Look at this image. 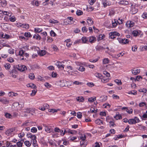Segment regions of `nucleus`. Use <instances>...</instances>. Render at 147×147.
Segmentation results:
<instances>
[{
    "label": "nucleus",
    "instance_id": "58836bf2",
    "mask_svg": "<svg viewBox=\"0 0 147 147\" xmlns=\"http://www.w3.org/2000/svg\"><path fill=\"white\" fill-rule=\"evenodd\" d=\"M76 69L81 71H83L85 70V68L82 66H80L79 68L78 67Z\"/></svg>",
    "mask_w": 147,
    "mask_h": 147
},
{
    "label": "nucleus",
    "instance_id": "c9c22d12",
    "mask_svg": "<svg viewBox=\"0 0 147 147\" xmlns=\"http://www.w3.org/2000/svg\"><path fill=\"white\" fill-rule=\"evenodd\" d=\"M101 79V81L102 82L105 83L108 82L109 81V80L108 79H106L105 77L102 76Z\"/></svg>",
    "mask_w": 147,
    "mask_h": 147
},
{
    "label": "nucleus",
    "instance_id": "412c9836",
    "mask_svg": "<svg viewBox=\"0 0 147 147\" xmlns=\"http://www.w3.org/2000/svg\"><path fill=\"white\" fill-rule=\"evenodd\" d=\"M138 12V9L135 8H132L131 10L130 11V13L132 14H134Z\"/></svg>",
    "mask_w": 147,
    "mask_h": 147
},
{
    "label": "nucleus",
    "instance_id": "603ef678",
    "mask_svg": "<svg viewBox=\"0 0 147 147\" xmlns=\"http://www.w3.org/2000/svg\"><path fill=\"white\" fill-rule=\"evenodd\" d=\"M50 33V35L51 36L55 37L56 36V34L53 30H51Z\"/></svg>",
    "mask_w": 147,
    "mask_h": 147
},
{
    "label": "nucleus",
    "instance_id": "f8f14e48",
    "mask_svg": "<svg viewBox=\"0 0 147 147\" xmlns=\"http://www.w3.org/2000/svg\"><path fill=\"white\" fill-rule=\"evenodd\" d=\"M31 4L34 6H38L40 5V3L37 0H33L31 1Z\"/></svg>",
    "mask_w": 147,
    "mask_h": 147
},
{
    "label": "nucleus",
    "instance_id": "e433bc0d",
    "mask_svg": "<svg viewBox=\"0 0 147 147\" xmlns=\"http://www.w3.org/2000/svg\"><path fill=\"white\" fill-rule=\"evenodd\" d=\"M24 144L27 147L30 146L31 145V142L28 141H26L24 142Z\"/></svg>",
    "mask_w": 147,
    "mask_h": 147
},
{
    "label": "nucleus",
    "instance_id": "5701e85b",
    "mask_svg": "<svg viewBox=\"0 0 147 147\" xmlns=\"http://www.w3.org/2000/svg\"><path fill=\"white\" fill-rule=\"evenodd\" d=\"M140 31L138 30H134L132 32V34L134 36H137L138 35L140 34Z\"/></svg>",
    "mask_w": 147,
    "mask_h": 147
},
{
    "label": "nucleus",
    "instance_id": "79ce46f5",
    "mask_svg": "<svg viewBox=\"0 0 147 147\" xmlns=\"http://www.w3.org/2000/svg\"><path fill=\"white\" fill-rule=\"evenodd\" d=\"M24 51L23 50H21L19 51V55L21 57H23Z\"/></svg>",
    "mask_w": 147,
    "mask_h": 147
},
{
    "label": "nucleus",
    "instance_id": "f704fd0d",
    "mask_svg": "<svg viewBox=\"0 0 147 147\" xmlns=\"http://www.w3.org/2000/svg\"><path fill=\"white\" fill-rule=\"evenodd\" d=\"M4 66L6 69H9L11 67L9 63H6L4 65Z\"/></svg>",
    "mask_w": 147,
    "mask_h": 147
},
{
    "label": "nucleus",
    "instance_id": "e2e57ef3",
    "mask_svg": "<svg viewBox=\"0 0 147 147\" xmlns=\"http://www.w3.org/2000/svg\"><path fill=\"white\" fill-rule=\"evenodd\" d=\"M77 117L78 118H81L82 117V113L81 112H78L77 114Z\"/></svg>",
    "mask_w": 147,
    "mask_h": 147
},
{
    "label": "nucleus",
    "instance_id": "72a5a7b5",
    "mask_svg": "<svg viewBox=\"0 0 147 147\" xmlns=\"http://www.w3.org/2000/svg\"><path fill=\"white\" fill-rule=\"evenodd\" d=\"M29 78L31 80H33L35 78V76L33 73H30L29 74Z\"/></svg>",
    "mask_w": 147,
    "mask_h": 147
},
{
    "label": "nucleus",
    "instance_id": "9b49d317",
    "mask_svg": "<svg viewBox=\"0 0 147 147\" xmlns=\"http://www.w3.org/2000/svg\"><path fill=\"white\" fill-rule=\"evenodd\" d=\"M0 102H1L3 104H7L9 103V101L5 98H1L0 99Z\"/></svg>",
    "mask_w": 147,
    "mask_h": 147
},
{
    "label": "nucleus",
    "instance_id": "a878e982",
    "mask_svg": "<svg viewBox=\"0 0 147 147\" xmlns=\"http://www.w3.org/2000/svg\"><path fill=\"white\" fill-rule=\"evenodd\" d=\"M33 38L36 40H40L41 38L40 36L38 34H35L34 35Z\"/></svg>",
    "mask_w": 147,
    "mask_h": 147
},
{
    "label": "nucleus",
    "instance_id": "6e6d98bb",
    "mask_svg": "<svg viewBox=\"0 0 147 147\" xmlns=\"http://www.w3.org/2000/svg\"><path fill=\"white\" fill-rule=\"evenodd\" d=\"M117 120L119 119H122L121 116L120 115H116L114 117Z\"/></svg>",
    "mask_w": 147,
    "mask_h": 147
},
{
    "label": "nucleus",
    "instance_id": "1a4fd4ad",
    "mask_svg": "<svg viewBox=\"0 0 147 147\" xmlns=\"http://www.w3.org/2000/svg\"><path fill=\"white\" fill-rule=\"evenodd\" d=\"M88 38L89 39V42L91 43H94L96 40V38L94 36H90Z\"/></svg>",
    "mask_w": 147,
    "mask_h": 147
},
{
    "label": "nucleus",
    "instance_id": "c85d7f7f",
    "mask_svg": "<svg viewBox=\"0 0 147 147\" xmlns=\"http://www.w3.org/2000/svg\"><path fill=\"white\" fill-rule=\"evenodd\" d=\"M115 11L113 8H111L109 9V15L111 16L113 15L114 14Z\"/></svg>",
    "mask_w": 147,
    "mask_h": 147
},
{
    "label": "nucleus",
    "instance_id": "774afa93",
    "mask_svg": "<svg viewBox=\"0 0 147 147\" xmlns=\"http://www.w3.org/2000/svg\"><path fill=\"white\" fill-rule=\"evenodd\" d=\"M7 61L10 63H13L14 61L13 59L11 57H9L7 59Z\"/></svg>",
    "mask_w": 147,
    "mask_h": 147
},
{
    "label": "nucleus",
    "instance_id": "0eeeda50",
    "mask_svg": "<svg viewBox=\"0 0 147 147\" xmlns=\"http://www.w3.org/2000/svg\"><path fill=\"white\" fill-rule=\"evenodd\" d=\"M119 42L121 44H126L128 43L129 42V40L127 39H121L119 38L118 39Z\"/></svg>",
    "mask_w": 147,
    "mask_h": 147
},
{
    "label": "nucleus",
    "instance_id": "8fccbe9b",
    "mask_svg": "<svg viewBox=\"0 0 147 147\" xmlns=\"http://www.w3.org/2000/svg\"><path fill=\"white\" fill-rule=\"evenodd\" d=\"M97 109L96 110H95L93 108H92L90 109V111H88V113H95L97 112Z\"/></svg>",
    "mask_w": 147,
    "mask_h": 147
},
{
    "label": "nucleus",
    "instance_id": "f257e3e1",
    "mask_svg": "<svg viewBox=\"0 0 147 147\" xmlns=\"http://www.w3.org/2000/svg\"><path fill=\"white\" fill-rule=\"evenodd\" d=\"M140 121L139 118L136 117H135L134 119H130L129 120L128 123L130 124H136Z\"/></svg>",
    "mask_w": 147,
    "mask_h": 147
},
{
    "label": "nucleus",
    "instance_id": "cd10ccee",
    "mask_svg": "<svg viewBox=\"0 0 147 147\" xmlns=\"http://www.w3.org/2000/svg\"><path fill=\"white\" fill-rule=\"evenodd\" d=\"M96 97H93L90 98L88 99V101L90 102H94L96 100Z\"/></svg>",
    "mask_w": 147,
    "mask_h": 147
},
{
    "label": "nucleus",
    "instance_id": "680f3d73",
    "mask_svg": "<svg viewBox=\"0 0 147 147\" xmlns=\"http://www.w3.org/2000/svg\"><path fill=\"white\" fill-rule=\"evenodd\" d=\"M82 30L83 32H86L88 31V29L86 27L84 26L82 28Z\"/></svg>",
    "mask_w": 147,
    "mask_h": 147
},
{
    "label": "nucleus",
    "instance_id": "13d9d810",
    "mask_svg": "<svg viewBox=\"0 0 147 147\" xmlns=\"http://www.w3.org/2000/svg\"><path fill=\"white\" fill-rule=\"evenodd\" d=\"M103 74L105 75L107 77H109L110 76V74L109 73L107 72L106 71H103Z\"/></svg>",
    "mask_w": 147,
    "mask_h": 147
},
{
    "label": "nucleus",
    "instance_id": "2f4dec72",
    "mask_svg": "<svg viewBox=\"0 0 147 147\" xmlns=\"http://www.w3.org/2000/svg\"><path fill=\"white\" fill-rule=\"evenodd\" d=\"M46 125H45V130L48 133H50L51 131V129L50 127H48L47 126H45Z\"/></svg>",
    "mask_w": 147,
    "mask_h": 147
},
{
    "label": "nucleus",
    "instance_id": "9d476101",
    "mask_svg": "<svg viewBox=\"0 0 147 147\" xmlns=\"http://www.w3.org/2000/svg\"><path fill=\"white\" fill-rule=\"evenodd\" d=\"M67 20H70L71 21L69 22V23L67 22H66H66H65V20H64V22L65 24V25H67V24H72L74 23V21H73V18L71 17H69L67 18ZM68 22H69V21L67 20Z\"/></svg>",
    "mask_w": 147,
    "mask_h": 147
},
{
    "label": "nucleus",
    "instance_id": "69168bd1",
    "mask_svg": "<svg viewBox=\"0 0 147 147\" xmlns=\"http://www.w3.org/2000/svg\"><path fill=\"white\" fill-rule=\"evenodd\" d=\"M31 131L32 132L35 133L37 132V129L35 127H33L31 129Z\"/></svg>",
    "mask_w": 147,
    "mask_h": 147
},
{
    "label": "nucleus",
    "instance_id": "a18cd8bd",
    "mask_svg": "<svg viewBox=\"0 0 147 147\" xmlns=\"http://www.w3.org/2000/svg\"><path fill=\"white\" fill-rule=\"evenodd\" d=\"M24 36L27 37H31L32 35L29 32H26L24 34Z\"/></svg>",
    "mask_w": 147,
    "mask_h": 147
},
{
    "label": "nucleus",
    "instance_id": "c03bdc74",
    "mask_svg": "<svg viewBox=\"0 0 147 147\" xmlns=\"http://www.w3.org/2000/svg\"><path fill=\"white\" fill-rule=\"evenodd\" d=\"M83 12L80 10H77L76 12V14L78 16L82 15L83 14Z\"/></svg>",
    "mask_w": 147,
    "mask_h": 147
},
{
    "label": "nucleus",
    "instance_id": "2eb2a0df",
    "mask_svg": "<svg viewBox=\"0 0 147 147\" xmlns=\"http://www.w3.org/2000/svg\"><path fill=\"white\" fill-rule=\"evenodd\" d=\"M77 100L79 102H84V97L82 96H78L76 98Z\"/></svg>",
    "mask_w": 147,
    "mask_h": 147
},
{
    "label": "nucleus",
    "instance_id": "423d86ee",
    "mask_svg": "<svg viewBox=\"0 0 147 147\" xmlns=\"http://www.w3.org/2000/svg\"><path fill=\"white\" fill-rule=\"evenodd\" d=\"M132 74L134 75H136L139 73L140 70L138 68H134L131 70Z\"/></svg>",
    "mask_w": 147,
    "mask_h": 147
},
{
    "label": "nucleus",
    "instance_id": "37998d69",
    "mask_svg": "<svg viewBox=\"0 0 147 147\" xmlns=\"http://www.w3.org/2000/svg\"><path fill=\"white\" fill-rule=\"evenodd\" d=\"M139 91L140 92H142L144 93H146L147 92V89L145 88H141L139 90Z\"/></svg>",
    "mask_w": 147,
    "mask_h": 147
},
{
    "label": "nucleus",
    "instance_id": "a19ab883",
    "mask_svg": "<svg viewBox=\"0 0 147 147\" xmlns=\"http://www.w3.org/2000/svg\"><path fill=\"white\" fill-rule=\"evenodd\" d=\"M105 37V35L104 34H100L99 35L98 38V40L99 41L103 39Z\"/></svg>",
    "mask_w": 147,
    "mask_h": 147
},
{
    "label": "nucleus",
    "instance_id": "f03ea898",
    "mask_svg": "<svg viewBox=\"0 0 147 147\" xmlns=\"http://www.w3.org/2000/svg\"><path fill=\"white\" fill-rule=\"evenodd\" d=\"M17 69L22 72L25 71L27 70L26 67L24 65L19 64L17 67Z\"/></svg>",
    "mask_w": 147,
    "mask_h": 147
},
{
    "label": "nucleus",
    "instance_id": "09e8293b",
    "mask_svg": "<svg viewBox=\"0 0 147 147\" xmlns=\"http://www.w3.org/2000/svg\"><path fill=\"white\" fill-rule=\"evenodd\" d=\"M50 23L53 24H56L58 22L57 20H55L54 19H51L49 20Z\"/></svg>",
    "mask_w": 147,
    "mask_h": 147
},
{
    "label": "nucleus",
    "instance_id": "dca6fc26",
    "mask_svg": "<svg viewBox=\"0 0 147 147\" xmlns=\"http://www.w3.org/2000/svg\"><path fill=\"white\" fill-rule=\"evenodd\" d=\"M87 144V141H81L80 142V144L81 147H86Z\"/></svg>",
    "mask_w": 147,
    "mask_h": 147
},
{
    "label": "nucleus",
    "instance_id": "3c124183",
    "mask_svg": "<svg viewBox=\"0 0 147 147\" xmlns=\"http://www.w3.org/2000/svg\"><path fill=\"white\" fill-rule=\"evenodd\" d=\"M29 25L28 24H22V28L28 29L29 28Z\"/></svg>",
    "mask_w": 147,
    "mask_h": 147
},
{
    "label": "nucleus",
    "instance_id": "f3484780",
    "mask_svg": "<svg viewBox=\"0 0 147 147\" xmlns=\"http://www.w3.org/2000/svg\"><path fill=\"white\" fill-rule=\"evenodd\" d=\"M109 36H120V34L117 32H110L109 33Z\"/></svg>",
    "mask_w": 147,
    "mask_h": 147
},
{
    "label": "nucleus",
    "instance_id": "de8ad7c7",
    "mask_svg": "<svg viewBox=\"0 0 147 147\" xmlns=\"http://www.w3.org/2000/svg\"><path fill=\"white\" fill-rule=\"evenodd\" d=\"M13 129L11 128L9 129L6 131V134H7L9 135V133H10L11 132H13Z\"/></svg>",
    "mask_w": 147,
    "mask_h": 147
},
{
    "label": "nucleus",
    "instance_id": "b1692460",
    "mask_svg": "<svg viewBox=\"0 0 147 147\" xmlns=\"http://www.w3.org/2000/svg\"><path fill=\"white\" fill-rule=\"evenodd\" d=\"M34 31L36 33H39L42 31V29L38 28H34Z\"/></svg>",
    "mask_w": 147,
    "mask_h": 147
},
{
    "label": "nucleus",
    "instance_id": "338daca9",
    "mask_svg": "<svg viewBox=\"0 0 147 147\" xmlns=\"http://www.w3.org/2000/svg\"><path fill=\"white\" fill-rule=\"evenodd\" d=\"M52 47L53 49L55 51H57L58 50V48L55 45H52Z\"/></svg>",
    "mask_w": 147,
    "mask_h": 147
},
{
    "label": "nucleus",
    "instance_id": "0e129e2a",
    "mask_svg": "<svg viewBox=\"0 0 147 147\" xmlns=\"http://www.w3.org/2000/svg\"><path fill=\"white\" fill-rule=\"evenodd\" d=\"M42 105L45 108V110L46 109H48L49 107V105L47 103L44 104Z\"/></svg>",
    "mask_w": 147,
    "mask_h": 147
},
{
    "label": "nucleus",
    "instance_id": "ea45409f",
    "mask_svg": "<svg viewBox=\"0 0 147 147\" xmlns=\"http://www.w3.org/2000/svg\"><path fill=\"white\" fill-rule=\"evenodd\" d=\"M10 17L9 18L10 21L12 22H14L16 20V18L14 16H10Z\"/></svg>",
    "mask_w": 147,
    "mask_h": 147
},
{
    "label": "nucleus",
    "instance_id": "5fc2aeb1",
    "mask_svg": "<svg viewBox=\"0 0 147 147\" xmlns=\"http://www.w3.org/2000/svg\"><path fill=\"white\" fill-rule=\"evenodd\" d=\"M103 63L104 64H106L109 62V59L107 58H106L103 60Z\"/></svg>",
    "mask_w": 147,
    "mask_h": 147
},
{
    "label": "nucleus",
    "instance_id": "473e14b6",
    "mask_svg": "<svg viewBox=\"0 0 147 147\" xmlns=\"http://www.w3.org/2000/svg\"><path fill=\"white\" fill-rule=\"evenodd\" d=\"M117 24L118 23L115 20H114V21H112L113 27H116L117 25Z\"/></svg>",
    "mask_w": 147,
    "mask_h": 147
},
{
    "label": "nucleus",
    "instance_id": "4be33fe9",
    "mask_svg": "<svg viewBox=\"0 0 147 147\" xmlns=\"http://www.w3.org/2000/svg\"><path fill=\"white\" fill-rule=\"evenodd\" d=\"M8 95L9 96H17L18 94L16 93H14L13 92H9L8 94Z\"/></svg>",
    "mask_w": 147,
    "mask_h": 147
},
{
    "label": "nucleus",
    "instance_id": "c756f323",
    "mask_svg": "<svg viewBox=\"0 0 147 147\" xmlns=\"http://www.w3.org/2000/svg\"><path fill=\"white\" fill-rule=\"evenodd\" d=\"M94 76L100 79L102 78V75L100 73L96 72L94 74Z\"/></svg>",
    "mask_w": 147,
    "mask_h": 147
},
{
    "label": "nucleus",
    "instance_id": "7c9ffc66",
    "mask_svg": "<svg viewBox=\"0 0 147 147\" xmlns=\"http://www.w3.org/2000/svg\"><path fill=\"white\" fill-rule=\"evenodd\" d=\"M27 86L30 87L31 88H35L36 87V86L33 83H30L27 84Z\"/></svg>",
    "mask_w": 147,
    "mask_h": 147
},
{
    "label": "nucleus",
    "instance_id": "6e6552de",
    "mask_svg": "<svg viewBox=\"0 0 147 147\" xmlns=\"http://www.w3.org/2000/svg\"><path fill=\"white\" fill-rule=\"evenodd\" d=\"M62 62H60L59 61H57V62L55 63V65L57 66V67L59 68H62L63 69L64 68V65L62 63Z\"/></svg>",
    "mask_w": 147,
    "mask_h": 147
},
{
    "label": "nucleus",
    "instance_id": "052dcab7",
    "mask_svg": "<svg viewBox=\"0 0 147 147\" xmlns=\"http://www.w3.org/2000/svg\"><path fill=\"white\" fill-rule=\"evenodd\" d=\"M47 38V42H51L53 41V39H52V38H51L49 36H48Z\"/></svg>",
    "mask_w": 147,
    "mask_h": 147
},
{
    "label": "nucleus",
    "instance_id": "4c0bfd02",
    "mask_svg": "<svg viewBox=\"0 0 147 147\" xmlns=\"http://www.w3.org/2000/svg\"><path fill=\"white\" fill-rule=\"evenodd\" d=\"M124 53H120L117 55H114L113 56L115 58H117L120 57L121 56H122L123 55Z\"/></svg>",
    "mask_w": 147,
    "mask_h": 147
},
{
    "label": "nucleus",
    "instance_id": "4d7b16f0",
    "mask_svg": "<svg viewBox=\"0 0 147 147\" xmlns=\"http://www.w3.org/2000/svg\"><path fill=\"white\" fill-rule=\"evenodd\" d=\"M8 53L11 54H13L14 52V50L12 48H11L8 50Z\"/></svg>",
    "mask_w": 147,
    "mask_h": 147
},
{
    "label": "nucleus",
    "instance_id": "aec40b11",
    "mask_svg": "<svg viewBox=\"0 0 147 147\" xmlns=\"http://www.w3.org/2000/svg\"><path fill=\"white\" fill-rule=\"evenodd\" d=\"M5 116L6 118L8 119L13 118V116L9 113H5Z\"/></svg>",
    "mask_w": 147,
    "mask_h": 147
},
{
    "label": "nucleus",
    "instance_id": "393cba45",
    "mask_svg": "<svg viewBox=\"0 0 147 147\" xmlns=\"http://www.w3.org/2000/svg\"><path fill=\"white\" fill-rule=\"evenodd\" d=\"M81 40L82 41V43H87L88 39L86 37H83L81 39Z\"/></svg>",
    "mask_w": 147,
    "mask_h": 147
},
{
    "label": "nucleus",
    "instance_id": "39448f33",
    "mask_svg": "<svg viewBox=\"0 0 147 147\" xmlns=\"http://www.w3.org/2000/svg\"><path fill=\"white\" fill-rule=\"evenodd\" d=\"M126 25L128 28H131L134 26L135 23L132 21H129L126 23Z\"/></svg>",
    "mask_w": 147,
    "mask_h": 147
},
{
    "label": "nucleus",
    "instance_id": "49530a36",
    "mask_svg": "<svg viewBox=\"0 0 147 147\" xmlns=\"http://www.w3.org/2000/svg\"><path fill=\"white\" fill-rule=\"evenodd\" d=\"M96 50H100L104 49L103 47L100 46H97L96 47Z\"/></svg>",
    "mask_w": 147,
    "mask_h": 147
},
{
    "label": "nucleus",
    "instance_id": "a211bd4d",
    "mask_svg": "<svg viewBox=\"0 0 147 147\" xmlns=\"http://www.w3.org/2000/svg\"><path fill=\"white\" fill-rule=\"evenodd\" d=\"M107 99V96H103L100 98V100L101 102H105Z\"/></svg>",
    "mask_w": 147,
    "mask_h": 147
},
{
    "label": "nucleus",
    "instance_id": "ddd939ff",
    "mask_svg": "<svg viewBox=\"0 0 147 147\" xmlns=\"http://www.w3.org/2000/svg\"><path fill=\"white\" fill-rule=\"evenodd\" d=\"M38 55L42 56L46 54V51L45 50H42L38 51Z\"/></svg>",
    "mask_w": 147,
    "mask_h": 147
},
{
    "label": "nucleus",
    "instance_id": "7ed1b4c3",
    "mask_svg": "<svg viewBox=\"0 0 147 147\" xmlns=\"http://www.w3.org/2000/svg\"><path fill=\"white\" fill-rule=\"evenodd\" d=\"M106 120L107 122L109 123V125L110 127H114L115 125L114 121L113 119L111 118L109 116L107 117Z\"/></svg>",
    "mask_w": 147,
    "mask_h": 147
},
{
    "label": "nucleus",
    "instance_id": "6ab92c4d",
    "mask_svg": "<svg viewBox=\"0 0 147 147\" xmlns=\"http://www.w3.org/2000/svg\"><path fill=\"white\" fill-rule=\"evenodd\" d=\"M87 22L88 24L90 25L92 24L93 23V21L90 17H89L87 19Z\"/></svg>",
    "mask_w": 147,
    "mask_h": 147
},
{
    "label": "nucleus",
    "instance_id": "bb28decb",
    "mask_svg": "<svg viewBox=\"0 0 147 147\" xmlns=\"http://www.w3.org/2000/svg\"><path fill=\"white\" fill-rule=\"evenodd\" d=\"M95 123L98 125L103 124V121L100 119H97L95 121Z\"/></svg>",
    "mask_w": 147,
    "mask_h": 147
},
{
    "label": "nucleus",
    "instance_id": "20e7f679",
    "mask_svg": "<svg viewBox=\"0 0 147 147\" xmlns=\"http://www.w3.org/2000/svg\"><path fill=\"white\" fill-rule=\"evenodd\" d=\"M102 3L104 7H106L107 6H110L111 5V1L107 0H103Z\"/></svg>",
    "mask_w": 147,
    "mask_h": 147
},
{
    "label": "nucleus",
    "instance_id": "bf43d9fd",
    "mask_svg": "<svg viewBox=\"0 0 147 147\" xmlns=\"http://www.w3.org/2000/svg\"><path fill=\"white\" fill-rule=\"evenodd\" d=\"M45 87L48 88H50L51 87V86L48 82L45 83Z\"/></svg>",
    "mask_w": 147,
    "mask_h": 147
},
{
    "label": "nucleus",
    "instance_id": "4468645a",
    "mask_svg": "<svg viewBox=\"0 0 147 147\" xmlns=\"http://www.w3.org/2000/svg\"><path fill=\"white\" fill-rule=\"evenodd\" d=\"M119 3L122 5H126L129 4V2L128 1L124 0H122L120 1Z\"/></svg>",
    "mask_w": 147,
    "mask_h": 147
},
{
    "label": "nucleus",
    "instance_id": "864d4df0",
    "mask_svg": "<svg viewBox=\"0 0 147 147\" xmlns=\"http://www.w3.org/2000/svg\"><path fill=\"white\" fill-rule=\"evenodd\" d=\"M86 136L85 135L83 134L80 137V139L81 140V141H86Z\"/></svg>",
    "mask_w": 147,
    "mask_h": 147
}]
</instances>
